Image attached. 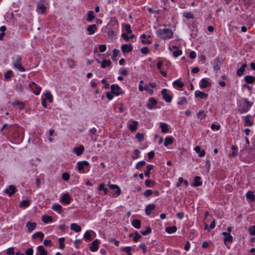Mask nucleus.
I'll return each instance as SVG.
<instances>
[{
  "label": "nucleus",
  "instance_id": "nucleus-1",
  "mask_svg": "<svg viewBox=\"0 0 255 255\" xmlns=\"http://www.w3.org/2000/svg\"><path fill=\"white\" fill-rule=\"evenodd\" d=\"M158 36L163 39H169L173 36L172 31L169 29H163L158 31Z\"/></svg>",
  "mask_w": 255,
  "mask_h": 255
},
{
  "label": "nucleus",
  "instance_id": "nucleus-2",
  "mask_svg": "<svg viewBox=\"0 0 255 255\" xmlns=\"http://www.w3.org/2000/svg\"><path fill=\"white\" fill-rule=\"evenodd\" d=\"M21 58L19 55H16L13 58V64L15 68L18 69L19 71L24 72V68L21 64Z\"/></svg>",
  "mask_w": 255,
  "mask_h": 255
},
{
  "label": "nucleus",
  "instance_id": "nucleus-3",
  "mask_svg": "<svg viewBox=\"0 0 255 255\" xmlns=\"http://www.w3.org/2000/svg\"><path fill=\"white\" fill-rule=\"evenodd\" d=\"M252 106V104L245 100L243 106L239 107V110L241 113L247 112Z\"/></svg>",
  "mask_w": 255,
  "mask_h": 255
},
{
  "label": "nucleus",
  "instance_id": "nucleus-4",
  "mask_svg": "<svg viewBox=\"0 0 255 255\" xmlns=\"http://www.w3.org/2000/svg\"><path fill=\"white\" fill-rule=\"evenodd\" d=\"M29 86L34 94L36 95H39L41 90V88L40 86L36 85L34 82H30Z\"/></svg>",
  "mask_w": 255,
  "mask_h": 255
},
{
  "label": "nucleus",
  "instance_id": "nucleus-5",
  "mask_svg": "<svg viewBox=\"0 0 255 255\" xmlns=\"http://www.w3.org/2000/svg\"><path fill=\"white\" fill-rule=\"evenodd\" d=\"M111 89L112 93L116 96H119L122 93L121 88L118 85H112Z\"/></svg>",
  "mask_w": 255,
  "mask_h": 255
},
{
  "label": "nucleus",
  "instance_id": "nucleus-6",
  "mask_svg": "<svg viewBox=\"0 0 255 255\" xmlns=\"http://www.w3.org/2000/svg\"><path fill=\"white\" fill-rule=\"evenodd\" d=\"M200 87L201 88H206L211 86V83L208 78H203L199 83Z\"/></svg>",
  "mask_w": 255,
  "mask_h": 255
},
{
  "label": "nucleus",
  "instance_id": "nucleus-7",
  "mask_svg": "<svg viewBox=\"0 0 255 255\" xmlns=\"http://www.w3.org/2000/svg\"><path fill=\"white\" fill-rule=\"evenodd\" d=\"M245 152L249 153L247 155L248 158L250 159H253L255 157V149L251 148L249 149L244 150L242 151V154H244Z\"/></svg>",
  "mask_w": 255,
  "mask_h": 255
},
{
  "label": "nucleus",
  "instance_id": "nucleus-8",
  "mask_svg": "<svg viewBox=\"0 0 255 255\" xmlns=\"http://www.w3.org/2000/svg\"><path fill=\"white\" fill-rule=\"evenodd\" d=\"M161 94L163 96V99L167 102H170L172 100V96L167 93V90L166 89H164L161 91Z\"/></svg>",
  "mask_w": 255,
  "mask_h": 255
},
{
  "label": "nucleus",
  "instance_id": "nucleus-9",
  "mask_svg": "<svg viewBox=\"0 0 255 255\" xmlns=\"http://www.w3.org/2000/svg\"><path fill=\"white\" fill-rule=\"evenodd\" d=\"M77 164H78V170L80 172L83 171V173L85 172V171L84 170V167L86 166H88L89 165V162L86 161L78 162Z\"/></svg>",
  "mask_w": 255,
  "mask_h": 255
},
{
  "label": "nucleus",
  "instance_id": "nucleus-10",
  "mask_svg": "<svg viewBox=\"0 0 255 255\" xmlns=\"http://www.w3.org/2000/svg\"><path fill=\"white\" fill-rule=\"evenodd\" d=\"M195 95L196 98H199L201 99H206L208 97V94L200 91H196Z\"/></svg>",
  "mask_w": 255,
  "mask_h": 255
},
{
  "label": "nucleus",
  "instance_id": "nucleus-11",
  "mask_svg": "<svg viewBox=\"0 0 255 255\" xmlns=\"http://www.w3.org/2000/svg\"><path fill=\"white\" fill-rule=\"evenodd\" d=\"M99 242L98 240H94L91 244L90 249L92 252H96L98 249Z\"/></svg>",
  "mask_w": 255,
  "mask_h": 255
},
{
  "label": "nucleus",
  "instance_id": "nucleus-12",
  "mask_svg": "<svg viewBox=\"0 0 255 255\" xmlns=\"http://www.w3.org/2000/svg\"><path fill=\"white\" fill-rule=\"evenodd\" d=\"M87 31L89 35H92L95 33L97 29V26L96 24L90 25L87 27Z\"/></svg>",
  "mask_w": 255,
  "mask_h": 255
},
{
  "label": "nucleus",
  "instance_id": "nucleus-13",
  "mask_svg": "<svg viewBox=\"0 0 255 255\" xmlns=\"http://www.w3.org/2000/svg\"><path fill=\"white\" fill-rule=\"evenodd\" d=\"M15 191V187L14 185H11L9 186L8 188L5 190V193L8 194L9 196L13 195Z\"/></svg>",
  "mask_w": 255,
  "mask_h": 255
},
{
  "label": "nucleus",
  "instance_id": "nucleus-14",
  "mask_svg": "<svg viewBox=\"0 0 255 255\" xmlns=\"http://www.w3.org/2000/svg\"><path fill=\"white\" fill-rule=\"evenodd\" d=\"M157 101L153 98H150L148 100V103L147 104V107L148 109H152L154 106L156 105Z\"/></svg>",
  "mask_w": 255,
  "mask_h": 255
},
{
  "label": "nucleus",
  "instance_id": "nucleus-15",
  "mask_svg": "<svg viewBox=\"0 0 255 255\" xmlns=\"http://www.w3.org/2000/svg\"><path fill=\"white\" fill-rule=\"evenodd\" d=\"M223 235L225 236L224 240L225 243H226L227 242H229L230 243L232 242L233 237L230 235V233H228L227 232H223Z\"/></svg>",
  "mask_w": 255,
  "mask_h": 255
},
{
  "label": "nucleus",
  "instance_id": "nucleus-16",
  "mask_svg": "<svg viewBox=\"0 0 255 255\" xmlns=\"http://www.w3.org/2000/svg\"><path fill=\"white\" fill-rule=\"evenodd\" d=\"M36 225V224L34 222L31 223L30 222H28L26 223V227L27 228L28 232L29 233L31 232L35 228Z\"/></svg>",
  "mask_w": 255,
  "mask_h": 255
},
{
  "label": "nucleus",
  "instance_id": "nucleus-17",
  "mask_svg": "<svg viewBox=\"0 0 255 255\" xmlns=\"http://www.w3.org/2000/svg\"><path fill=\"white\" fill-rule=\"evenodd\" d=\"M36 255H47V252L45 251L42 246L37 247V253Z\"/></svg>",
  "mask_w": 255,
  "mask_h": 255
},
{
  "label": "nucleus",
  "instance_id": "nucleus-18",
  "mask_svg": "<svg viewBox=\"0 0 255 255\" xmlns=\"http://www.w3.org/2000/svg\"><path fill=\"white\" fill-rule=\"evenodd\" d=\"M155 208V206L154 204H151L148 205L145 209V213L147 215H149L151 211L153 210Z\"/></svg>",
  "mask_w": 255,
  "mask_h": 255
},
{
  "label": "nucleus",
  "instance_id": "nucleus-19",
  "mask_svg": "<svg viewBox=\"0 0 255 255\" xmlns=\"http://www.w3.org/2000/svg\"><path fill=\"white\" fill-rule=\"evenodd\" d=\"M61 201L66 204H69L70 203L71 198L68 194H65L62 196Z\"/></svg>",
  "mask_w": 255,
  "mask_h": 255
},
{
  "label": "nucleus",
  "instance_id": "nucleus-20",
  "mask_svg": "<svg viewBox=\"0 0 255 255\" xmlns=\"http://www.w3.org/2000/svg\"><path fill=\"white\" fill-rule=\"evenodd\" d=\"M122 50L124 53H127L132 50V47L130 45L124 44L122 46Z\"/></svg>",
  "mask_w": 255,
  "mask_h": 255
},
{
  "label": "nucleus",
  "instance_id": "nucleus-21",
  "mask_svg": "<svg viewBox=\"0 0 255 255\" xmlns=\"http://www.w3.org/2000/svg\"><path fill=\"white\" fill-rule=\"evenodd\" d=\"M247 67V64H244L242 67L239 68L237 71V75L239 76H241L244 75L245 68Z\"/></svg>",
  "mask_w": 255,
  "mask_h": 255
},
{
  "label": "nucleus",
  "instance_id": "nucleus-22",
  "mask_svg": "<svg viewBox=\"0 0 255 255\" xmlns=\"http://www.w3.org/2000/svg\"><path fill=\"white\" fill-rule=\"evenodd\" d=\"M109 187L113 190H114L115 189H116V194L118 196H119V195H120L121 194V189L119 187V186H118V185H113V184H110L109 185Z\"/></svg>",
  "mask_w": 255,
  "mask_h": 255
},
{
  "label": "nucleus",
  "instance_id": "nucleus-23",
  "mask_svg": "<svg viewBox=\"0 0 255 255\" xmlns=\"http://www.w3.org/2000/svg\"><path fill=\"white\" fill-rule=\"evenodd\" d=\"M84 146L81 145L78 147L74 148L73 149V151L74 152H75V153L77 155H80L84 151Z\"/></svg>",
  "mask_w": 255,
  "mask_h": 255
},
{
  "label": "nucleus",
  "instance_id": "nucleus-24",
  "mask_svg": "<svg viewBox=\"0 0 255 255\" xmlns=\"http://www.w3.org/2000/svg\"><path fill=\"white\" fill-rule=\"evenodd\" d=\"M195 151L199 153L200 157H203L205 155V151L204 150H201V147L199 146H196L194 148Z\"/></svg>",
  "mask_w": 255,
  "mask_h": 255
},
{
  "label": "nucleus",
  "instance_id": "nucleus-25",
  "mask_svg": "<svg viewBox=\"0 0 255 255\" xmlns=\"http://www.w3.org/2000/svg\"><path fill=\"white\" fill-rule=\"evenodd\" d=\"M244 79L246 83L251 84L255 81V77L248 75L245 77Z\"/></svg>",
  "mask_w": 255,
  "mask_h": 255
},
{
  "label": "nucleus",
  "instance_id": "nucleus-26",
  "mask_svg": "<svg viewBox=\"0 0 255 255\" xmlns=\"http://www.w3.org/2000/svg\"><path fill=\"white\" fill-rule=\"evenodd\" d=\"M71 229L76 232H79L82 230L81 227L75 223H73L71 225Z\"/></svg>",
  "mask_w": 255,
  "mask_h": 255
},
{
  "label": "nucleus",
  "instance_id": "nucleus-27",
  "mask_svg": "<svg viewBox=\"0 0 255 255\" xmlns=\"http://www.w3.org/2000/svg\"><path fill=\"white\" fill-rule=\"evenodd\" d=\"M201 178L199 176H195L194 177V182L193 184L194 186H201L202 184V182L200 181Z\"/></svg>",
  "mask_w": 255,
  "mask_h": 255
},
{
  "label": "nucleus",
  "instance_id": "nucleus-28",
  "mask_svg": "<svg viewBox=\"0 0 255 255\" xmlns=\"http://www.w3.org/2000/svg\"><path fill=\"white\" fill-rule=\"evenodd\" d=\"M42 220L44 223H48L53 221V218L51 216L44 215L42 216Z\"/></svg>",
  "mask_w": 255,
  "mask_h": 255
},
{
  "label": "nucleus",
  "instance_id": "nucleus-29",
  "mask_svg": "<svg viewBox=\"0 0 255 255\" xmlns=\"http://www.w3.org/2000/svg\"><path fill=\"white\" fill-rule=\"evenodd\" d=\"M245 125L246 127H251L253 125V122L250 120V117L246 116L244 118Z\"/></svg>",
  "mask_w": 255,
  "mask_h": 255
},
{
  "label": "nucleus",
  "instance_id": "nucleus-30",
  "mask_svg": "<svg viewBox=\"0 0 255 255\" xmlns=\"http://www.w3.org/2000/svg\"><path fill=\"white\" fill-rule=\"evenodd\" d=\"M173 141V138L172 137H167L165 139L164 145L165 146H167L169 144H171Z\"/></svg>",
  "mask_w": 255,
  "mask_h": 255
},
{
  "label": "nucleus",
  "instance_id": "nucleus-31",
  "mask_svg": "<svg viewBox=\"0 0 255 255\" xmlns=\"http://www.w3.org/2000/svg\"><path fill=\"white\" fill-rule=\"evenodd\" d=\"M132 225L134 228L139 229L140 227V221L139 220L134 219L132 221Z\"/></svg>",
  "mask_w": 255,
  "mask_h": 255
},
{
  "label": "nucleus",
  "instance_id": "nucleus-32",
  "mask_svg": "<svg viewBox=\"0 0 255 255\" xmlns=\"http://www.w3.org/2000/svg\"><path fill=\"white\" fill-rule=\"evenodd\" d=\"M165 230L168 233L171 234L176 231L177 228L175 226L172 227H168L166 228Z\"/></svg>",
  "mask_w": 255,
  "mask_h": 255
},
{
  "label": "nucleus",
  "instance_id": "nucleus-33",
  "mask_svg": "<svg viewBox=\"0 0 255 255\" xmlns=\"http://www.w3.org/2000/svg\"><path fill=\"white\" fill-rule=\"evenodd\" d=\"M173 84L174 86H176L179 88H182L184 84L180 80H177L173 82Z\"/></svg>",
  "mask_w": 255,
  "mask_h": 255
},
{
  "label": "nucleus",
  "instance_id": "nucleus-34",
  "mask_svg": "<svg viewBox=\"0 0 255 255\" xmlns=\"http://www.w3.org/2000/svg\"><path fill=\"white\" fill-rule=\"evenodd\" d=\"M52 209L59 213H61L62 211V206L59 204H54L52 206Z\"/></svg>",
  "mask_w": 255,
  "mask_h": 255
},
{
  "label": "nucleus",
  "instance_id": "nucleus-35",
  "mask_svg": "<svg viewBox=\"0 0 255 255\" xmlns=\"http://www.w3.org/2000/svg\"><path fill=\"white\" fill-rule=\"evenodd\" d=\"M95 18L94 13L93 11H89L88 12L87 20L88 21H92Z\"/></svg>",
  "mask_w": 255,
  "mask_h": 255
},
{
  "label": "nucleus",
  "instance_id": "nucleus-36",
  "mask_svg": "<svg viewBox=\"0 0 255 255\" xmlns=\"http://www.w3.org/2000/svg\"><path fill=\"white\" fill-rule=\"evenodd\" d=\"M33 238H39L42 241L44 238V234L42 232H37L32 235Z\"/></svg>",
  "mask_w": 255,
  "mask_h": 255
},
{
  "label": "nucleus",
  "instance_id": "nucleus-37",
  "mask_svg": "<svg viewBox=\"0 0 255 255\" xmlns=\"http://www.w3.org/2000/svg\"><path fill=\"white\" fill-rule=\"evenodd\" d=\"M111 64V62L108 60H104L102 61L101 67L103 68H105L107 66H110Z\"/></svg>",
  "mask_w": 255,
  "mask_h": 255
},
{
  "label": "nucleus",
  "instance_id": "nucleus-38",
  "mask_svg": "<svg viewBox=\"0 0 255 255\" xmlns=\"http://www.w3.org/2000/svg\"><path fill=\"white\" fill-rule=\"evenodd\" d=\"M91 232H92V231H87L86 232L84 235V239L88 240V241H91Z\"/></svg>",
  "mask_w": 255,
  "mask_h": 255
},
{
  "label": "nucleus",
  "instance_id": "nucleus-39",
  "mask_svg": "<svg viewBox=\"0 0 255 255\" xmlns=\"http://www.w3.org/2000/svg\"><path fill=\"white\" fill-rule=\"evenodd\" d=\"M247 197L250 199L251 201H254L255 199V195L252 191H249L247 193Z\"/></svg>",
  "mask_w": 255,
  "mask_h": 255
},
{
  "label": "nucleus",
  "instance_id": "nucleus-40",
  "mask_svg": "<svg viewBox=\"0 0 255 255\" xmlns=\"http://www.w3.org/2000/svg\"><path fill=\"white\" fill-rule=\"evenodd\" d=\"M45 95L46 97V100H48L50 103H52L53 102V97L52 95L51 94L50 92H47L45 94Z\"/></svg>",
  "mask_w": 255,
  "mask_h": 255
},
{
  "label": "nucleus",
  "instance_id": "nucleus-41",
  "mask_svg": "<svg viewBox=\"0 0 255 255\" xmlns=\"http://www.w3.org/2000/svg\"><path fill=\"white\" fill-rule=\"evenodd\" d=\"M12 71L11 70H8L7 71L4 75V79L5 80H8L12 76Z\"/></svg>",
  "mask_w": 255,
  "mask_h": 255
},
{
  "label": "nucleus",
  "instance_id": "nucleus-42",
  "mask_svg": "<svg viewBox=\"0 0 255 255\" xmlns=\"http://www.w3.org/2000/svg\"><path fill=\"white\" fill-rule=\"evenodd\" d=\"M153 168L152 165H148L146 166V170L144 172V174L146 176L149 177L150 175V171Z\"/></svg>",
  "mask_w": 255,
  "mask_h": 255
},
{
  "label": "nucleus",
  "instance_id": "nucleus-43",
  "mask_svg": "<svg viewBox=\"0 0 255 255\" xmlns=\"http://www.w3.org/2000/svg\"><path fill=\"white\" fill-rule=\"evenodd\" d=\"M121 251L127 253L128 255H131V248L130 247H127L124 248H122Z\"/></svg>",
  "mask_w": 255,
  "mask_h": 255
},
{
  "label": "nucleus",
  "instance_id": "nucleus-44",
  "mask_svg": "<svg viewBox=\"0 0 255 255\" xmlns=\"http://www.w3.org/2000/svg\"><path fill=\"white\" fill-rule=\"evenodd\" d=\"M183 15L184 17H185L187 19H189L190 18H193L194 17L193 14L192 13L189 12H184L183 13Z\"/></svg>",
  "mask_w": 255,
  "mask_h": 255
},
{
  "label": "nucleus",
  "instance_id": "nucleus-45",
  "mask_svg": "<svg viewBox=\"0 0 255 255\" xmlns=\"http://www.w3.org/2000/svg\"><path fill=\"white\" fill-rule=\"evenodd\" d=\"M135 137L138 139V141L141 142L143 139L144 135L143 133H137L135 135Z\"/></svg>",
  "mask_w": 255,
  "mask_h": 255
},
{
  "label": "nucleus",
  "instance_id": "nucleus-46",
  "mask_svg": "<svg viewBox=\"0 0 255 255\" xmlns=\"http://www.w3.org/2000/svg\"><path fill=\"white\" fill-rule=\"evenodd\" d=\"M198 119H202L205 117L206 114L204 111H200L197 114Z\"/></svg>",
  "mask_w": 255,
  "mask_h": 255
},
{
  "label": "nucleus",
  "instance_id": "nucleus-47",
  "mask_svg": "<svg viewBox=\"0 0 255 255\" xmlns=\"http://www.w3.org/2000/svg\"><path fill=\"white\" fill-rule=\"evenodd\" d=\"M37 9H41V13H44L45 11V10L46 9V7L43 4H39V5H38L37 6Z\"/></svg>",
  "mask_w": 255,
  "mask_h": 255
},
{
  "label": "nucleus",
  "instance_id": "nucleus-48",
  "mask_svg": "<svg viewBox=\"0 0 255 255\" xmlns=\"http://www.w3.org/2000/svg\"><path fill=\"white\" fill-rule=\"evenodd\" d=\"M29 205V200H22L20 203V207H27Z\"/></svg>",
  "mask_w": 255,
  "mask_h": 255
},
{
  "label": "nucleus",
  "instance_id": "nucleus-49",
  "mask_svg": "<svg viewBox=\"0 0 255 255\" xmlns=\"http://www.w3.org/2000/svg\"><path fill=\"white\" fill-rule=\"evenodd\" d=\"M65 239L64 238H61L59 239V248L63 249L64 248V242Z\"/></svg>",
  "mask_w": 255,
  "mask_h": 255
},
{
  "label": "nucleus",
  "instance_id": "nucleus-50",
  "mask_svg": "<svg viewBox=\"0 0 255 255\" xmlns=\"http://www.w3.org/2000/svg\"><path fill=\"white\" fill-rule=\"evenodd\" d=\"M6 254L7 255H14V248H9L7 249Z\"/></svg>",
  "mask_w": 255,
  "mask_h": 255
},
{
  "label": "nucleus",
  "instance_id": "nucleus-51",
  "mask_svg": "<svg viewBox=\"0 0 255 255\" xmlns=\"http://www.w3.org/2000/svg\"><path fill=\"white\" fill-rule=\"evenodd\" d=\"M182 51L181 50H177L173 52L174 57H177L182 54Z\"/></svg>",
  "mask_w": 255,
  "mask_h": 255
},
{
  "label": "nucleus",
  "instance_id": "nucleus-52",
  "mask_svg": "<svg viewBox=\"0 0 255 255\" xmlns=\"http://www.w3.org/2000/svg\"><path fill=\"white\" fill-rule=\"evenodd\" d=\"M141 237V235H139L137 232L135 233L134 236L133 238V240L134 242H137L140 238Z\"/></svg>",
  "mask_w": 255,
  "mask_h": 255
},
{
  "label": "nucleus",
  "instance_id": "nucleus-53",
  "mask_svg": "<svg viewBox=\"0 0 255 255\" xmlns=\"http://www.w3.org/2000/svg\"><path fill=\"white\" fill-rule=\"evenodd\" d=\"M69 177V174L68 173H63L62 175V179L65 181L68 180Z\"/></svg>",
  "mask_w": 255,
  "mask_h": 255
},
{
  "label": "nucleus",
  "instance_id": "nucleus-54",
  "mask_svg": "<svg viewBox=\"0 0 255 255\" xmlns=\"http://www.w3.org/2000/svg\"><path fill=\"white\" fill-rule=\"evenodd\" d=\"M125 28L128 33H130L131 32L130 25L129 24H126L125 25Z\"/></svg>",
  "mask_w": 255,
  "mask_h": 255
},
{
  "label": "nucleus",
  "instance_id": "nucleus-55",
  "mask_svg": "<svg viewBox=\"0 0 255 255\" xmlns=\"http://www.w3.org/2000/svg\"><path fill=\"white\" fill-rule=\"evenodd\" d=\"M145 164V162L144 161H142L140 162H139L136 165V168L139 169L143 166H144Z\"/></svg>",
  "mask_w": 255,
  "mask_h": 255
},
{
  "label": "nucleus",
  "instance_id": "nucleus-56",
  "mask_svg": "<svg viewBox=\"0 0 255 255\" xmlns=\"http://www.w3.org/2000/svg\"><path fill=\"white\" fill-rule=\"evenodd\" d=\"M149 85H146L144 86V90L147 91L149 94L152 95L153 91L152 89H149Z\"/></svg>",
  "mask_w": 255,
  "mask_h": 255
},
{
  "label": "nucleus",
  "instance_id": "nucleus-57",
  "mask_svg": "<svg viewBox=\"0 0 255 255\" xmlns=\"http://www.w3.org/2000/svg\"><path fill=\"white\" fill-rule=\"evenodd\" d=\"M151 232V230L150 228V227H147L145 231H141V233L143 235H147L148 234L150 233Z\"/></svg>",
  "mask_w": 255,
  "mask_h": 255
},
{
  "label": "nucleus",
  "instance_id": "nucleus-58",
  "mask_svg": "<svg viewBox=\"0 0 255 255\" xmlns=\"http://www.w3.org/2000/svg\"><path fill=\"white\" fill-rule=\"evenodd\" d=\"M249 232L251 235H255V226L250 227L249 229Z\"/></svg>",
  "mask_w": 255,
  "mask_h": 255
},
{
  "label": "nucleus",
  "instance_id": "nucleus-59",
  "mask_svg": "<svg viewBox=\"0 0 255 255\" xmlns=\"http://www.w3.org/2000/svg\"><path fill=\"white\" fill-rule=\"evenodd\" d=\"M107 49V46L105 44L100 45L99 46V50L101 52H105Z\"/></svg>",
  "mask_w": 255,
  "mask_h": 255
},
{
  "label": "nucleus",
  "instance_id": "nucleus-60",
  "mask_svg": "<svg viewBox=\"0 0 255 255\" xmlns=\"http://www.w3.org/2000/svg\"><path fill=\"white\" fill-rule=\"evenodd\" d=\"M152 191L151 190H150V189H148V190H146L144 193V195L147 197H149V196H150L152 194Z\"/></svg>",
  "mask_w": 255,
  "mask_h": 255
},
{
  "label": "nucleus",
  "instance_id": "nucleus-61",
  "mask_svg": "<svg viewBox=\"0 0 255 255\" xmlns=\"http://www.w3.org/2000/svg\"><path fill=\"white\" fill-rule=\"evenodd\" d=\"M237 147L235 146H232V149L234 150L230 154V156L234 157L236 155V152L235 150L237 149Z\"/></svg>",
  "mask_w": 255,
  "mask_h": 255
},
{
  "label": "nucleus",
  "instance_id": "nucleus-62",
  "mask_svg": "<svg viewBox=\"0 0 255 255\" xmlns=\"http://www.w3.org/2000/svg\"><path fill=\"white\" fill-rule=\"evenodd\" d=\"M138 125V122L136 121L132 122L131 124L129 125L128 128H136Z\"/></svg>",
  "mask_w": 255,
  "mask_h": 255
},
{
  "label": "nucleus",
  "instance_id": "nucleus-63",
  "mask_svg": "<svg viewBox=\"0 0 255 255\" xmlns=\"http://www.w3.org/2000/svg\"><path fill=\"white\" fill-rule=\"evenodd\" d=\"M141 51L143 54H146L149 52V50L147 47H144L141 49Z\"/></svg>",
  "mask_w": 255,
  "mask_h": 255
},
{
  "label": "nucleus",
  "instance_id": "nucleus-64",
  "mask_svg": "<svg viewBox=\"0 0 255 255\" xmlns=\"http://www.w3.org/2000/svg\"><path fill=\"white\" fill-rule=\"evenodd\" d=\"M25 254L26 255H33V250L32 248H28L25 251Z\"/></svg>",
  "mask_w": 255,
  "mask_h": 255
}]
</instances>
